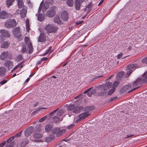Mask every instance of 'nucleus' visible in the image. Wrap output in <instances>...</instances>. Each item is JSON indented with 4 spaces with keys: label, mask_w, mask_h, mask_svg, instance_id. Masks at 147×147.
<instances>
[{
    "label": "nucleus",
    "mask_w": 147,
    "mask_h": 147,
    "mask_svg": "<svg viewBox=\"0 0 147 147\" xmlns=\"http://www.w3.org/2000/svg\"><path fill=\"white\" fill-rule=\"evenodd\" d=\"M5 39L2 35H0V43L1 42L4 40Z\"/></svg>",
    "instance_id": "obj_60"
},
{
    "label": "nucleus",
    "mask_w": 147,
    "mask_h": 147,
    "mask_svg": "<svg viewBox=\"0 0 147 147\" xmlns=\"http://www.w3.org/2000/svg\"><path fill=\"white\" fill-rule=\"evenodd\" d=\"M4 65L8 69H10L13 67V62L10 61H7L4 63Z\"/></svg>",
    "instance_id": "obj_13"
},
{
    "label": "nucleus",
    "mask_w": 147,
    "mask_h": 147,
    "mask_svg": "<svg viewBox=\"0 0 147 147\" xmlns=\"http://www.w3.org/2000/svg\"><path fill=\"white\" fill-rule=\"evenodd\" d=\"M38 20L40 21H42L44 19V16L41 14H39L38 16Z\"/></svg>",
    "instance_id": "obj_35"
},
{
    "label": "nucleus",
    "mask_w": 147,
    "mask_h": 147,
    "mask_svg": "<svg viewBox=\"0 0 147 147\" xmlns=\"http://www.w3.org/2000/svg\"><path fill=\"white\" fill-rule=\"evenodd\" d=\"M47 117V116H45L40 119L39 121L40 122H42L45 120Z\"/></svg>",
    "instance_id": "obj_46"
},
{
    "label": "nucleus",
    "mask_w": 147,
    "mask_h": 147,
    "mask_svg": "<svg viewBox=\"0 0 147 147\" xmlns=\"http://www.w3.org/2000/svg\"><path fill=\"white\" fill-rule=\"evenodd\" d=\"M143 83H147V72H145L142 76V78H140Z\"/></svg>",
    "instance_id": "obj_15"
},
{
    "label": "nucleus",
    "mask_w": 147,
    "mask_h": 147,
    "mask_svg": "<svg viewBox=\"0 0 147 147\" xmlns=\"http://www.w3.org/2000/svg\"><path fill=\"white\" fill-rule=\"evenodd\" d=\"M61 17L64 21H67L68 19V15L67 12L66 11H63L61 14Z\"/></svg>",
    "instance_id": "obj_11"
},
{
    "label": "nucleus",
    "mask_w": 147,
    "mask_h": 147,
    "mask_svg": "<svg viewBox=\"0 0 147 147\" xmlns=\"http://www.w3.org/2000/svg\"><path fill=\"white\" fill-rule=\"evenodd\" d=\"M34 131V127L30 126L26 129L24 131V134L26 137L30 136Z\"/></svg>",
    "instance_id": "obj_7"
},
{
    "label": "nucleus",
    "mask_w": 147,
    "mask_h": 147,
    "mask_svg": "<svg viewBox=\"0 0 147 147\" xmlns=\"http://www.w3.org/2000/svg\"><path fill=\"white\" fill-rule=\"evenodd\" d=\"M24 40L25 43L26 44H28L29 43V42H30L29 38L27 36L25 37L24 38Z\"/></svg>",
    "instance_id": "obj_45"
},
{
    "label": "nucleus",
    "mask_w": 147,
    "mask_h": 147,
    "mask_svg": "<svg viewBox=\"0 0 147 147\" xmlns=\"http://www.w3.org/2000/svg\"><path fill=\"white\" fill-rule=\"evenodd\" d=\"M8 54V51L3 52L1 54V58L2 60L5 59L7 57Z\"/></svg>",
    "instance_id": "obj_25"
},
{
    "label": "nucleus",
    "mask_w": 147,
    "mask_h": 147,
    "mask_svg": "<svg viewBox=\"0 0 147 147\" xmlns=\"http://www.w3.org/2000/svg\"><path fill=\"white\" fill-rule=\"evenodd\" d=\"M22 133V131H21L19 133H18V134H16L14 136H13V137H14V138H18L20 136H21V134Z\"/></svg>",
    "instance_id": "obj_50"
},
{
    "label": "nucleus",
    "mask_w": 147,
    "mask_h": 147,
    "mask_svg": "<svg viewBox=\"0 0 147 147\" xmlns=\"http://www.w3.org/2000/svg\"><path fill=\"white\" fill-rule=\"evenodd\" d=\"M93 88V87H91L90 88L87 89V90H86L85 91H84V94H86L87 93H88V92H89L91 90V89Z\"/></svg>",
    "instance_id": "obj_57"
},
{
    "label": "nucleus",
    "mask_w": 147,
    "mask_h": 147,
    "mask_svg": "<svg viewBox=\"0 0 147 147\" xmlns=\"http://www.w3.org/2000/svg\"><path fill=\"white\" fill-rule=\"evenodd\" d=\"M122 55L123 53H120L117 55V58L118 59H120L121 57L122 56Z\"/></svg>",
    "instance_id": "obj_58"
},
{
    "label": "nucleus",
    "mask_w": 147,
    "mask_h": 147,
    "mask_svg": "<svg viewBox=\"0 0 147 147\" xmlns=\"http://www.w3.org/2000/svg\"><path fill=\"white\" fill-rule=\"evenodd\" d=\"M90 115L88 112L82 113L79 115V117L80 120L84 119L86 117H88Z\"/></svg>",
    "instance_id": "obj_17"
},
{
    "label": "nucleus",
    "mask_w": 147,
    "mask_h": 147,
    "mask_svg": "<svg viewBox=\"0 0 147 147\" xmlns=\"http://www.w3.org/2000/svg\"><path fill=\"white\" fill-rule=\"evenodd\" d=\"M27 9L25 8H23L21 10L20 13V15L22 18H24L25 17L27 13Z\"/></svg>",
    "instance_id": "obj_16"
},
{
    "label": "nucleus",
    "mask_w": 147,
    "mask_h": 147,
    "mask_svg": "<svg viewBox=\"0 0 147 147\" xmlns=\"http://www.w3.org/2000/svg\"><path fill=\"white\" fill-rule=\"evenodd\" d=\"M4 25L6 28H10L15 26L16 25V22L14 19L10 20L7 21L5 22Z\"/></svg>",
    "instance_id": "obj_4"
},
{
    "label": "nucleus",
    "mask_w": 147,
    "mask_h": 147,
    "mask_svg": "<svg viewBox=\"0 0 147 147\" xmlns=\"http://www.w3.org/2000/svg\"><path fill=\"white\" fill-rule=\"evenodd\" d=\"M131 88L133 89L131 87V85L128 84L127 85H126L124 86L121 90V92L122 93H124L127 92V93H129L128 92L130 90Z\"/></svg>",
    "instance_id": "obj_8"
},
{
    "label": "nucleus",
    "mask_w": 147,
    "mask_h": 147,
    "mask_svg": "<svg viewBox=\"0 0 147 147\" xmlns=\"http://www.w3.org/2000/svg\"><path fill=\"white\" fill-rule=\"evenodd\" d=\"M131 87L133 89L129 90L128 92H130L135 90L139 88L143 84L142 81L140 78H137L135 80L131 83Z\"/></svg>",
    "instance_id": "obj_1"
},
{
    "label": "nucleus",
    "mask_w": 147,
    "mask_h": 147,
    "mask_svg": "<svg viewBox=\"0 0 147 147\" xmlns=\"http://www.w3.org/2000/svg\"><path fill=\"white\" fill-rule=\"evenodd\" d=\"M119 84V81H116L115 82L113 83L112 86L113 88H115Z\"/></svg>",
    "instance_id": "obj_41"
},
{
    "label": "nucleus",
    "mask_w": 147,
    "mask_h": 147,
    "mask_svg": "<svg viewBox=\"0 0 147 147\" xmlns=\"http://www.w3.org/2000/svg\"><path fill=\"white\" fill-rule=\"evenodd\" d=\"M46 2L47 3L52 4L54 3V0H46Z\"/></svg>",
    "instance_id": "obj_48"
},
{
    "label": "nucleus",
    "mask_w": 147,
    "mask_h": 147,
    "mask_svg": "<svg viewBox=\"0 0 147 147\" xmlns=\"http://www.w3.org/2000/svg\"><path fill=\"white\" fill-rule=\"evenodd\" d=\"M44 29L48 33L56 32L58 29V28L54 25L49 24L46 25L44 28Z\"/></svg>",
    "instance_id": "obj_2"
},
{
    "label": "nucleus",
    "mask_w": 147,
    "mask_h": 147,
    "mask_svg": "<svg viewBox=\"0 0 147 147\" xmlns=\"http://www.w3.org/2000/svg\"><path fill=\"white\" fill-rule=\"evenodd\" d=\"M93 94V92L92 91L88 92L87 94L88 96L90 97Z\"/></svg>",
    "instance_id": "obj_59"
},
{
    "label": "nucleus",
    "mask_w": 147,
    "mask_h": 147,
    "mask_svg": "<svg viewBox=\"0 0 147 147\" xmlns=\"http://www.w3.org/2000/svg\"><path fill=\"white\" fill-rule=\"evenodd\" d=\"M56 8L55 6H53L51 9L47 12L46 14L47 16L50 18L54 16L55 13V10Z\"/></svg>",
    "instance_id": "obj_5"
},
{
    "label": "nucleus",
    "mask_w": 147,
    "mask_h": 147,
    "mask_svg": "<svg viewBox=\"0 0 147 147\" xmlns=\"http://www.w3.org/2000/svg\"><path fill=\"white\" fill-rule=\"evenodd\" d=\"M93 4L92 2H91L88 5H87V7L85 8V9H89L91 7H92L93 6Z\"/></svg>",
    "instance_id": "obj_47"
},
{
    "label": "nucleus",
    "mask_w": 147,
    "mask_h": 147,
    "mask_svg": "<svg viewBox=\"0 0 147 147\" xmlns=\"http://www.w3.org/2000/svg\"><path fill=\"white\" fill-rule=\"evenodd\" d=\"M139 67V65L137 64H130L127 66V69L128 70H134L137 68Z\"/></svg>",
    "instance_id": "obj_10"
},
{
    "label": "nucleus",
    "mask_w": 147,
    "mask_h": 147,
    "mask_svg": "<svg viewBox=\"0 0 147 147\" xmlns=\"http://www.w3.org/2000/svg\"><path fill=\"white\" fill-rule=\"evenodd\" d=\"M10 45V43L9 42L4 41L1 44V47L2 48H7Z\"/></svg>",
    "instance_id": "obj_21"
},
{
    "label": "nucleus",
    "mask_w": 147,
    "mask_h": 147,
    "mask_svg": "<svg viewBox=\"0 0 147 147\" xmlns=\"http://www.w3.org/2000/svg\"><path fill=\"white\" fill-rule=\"evenodd\" d=\"M128 70L129 71H127L125 75V76L127 78L131 74L133 71L131 69Z\"/></svg>",
    "instance_id": "obj_44"
},
{
    "label": "nucleus",
    "mask_w": 147,
    "mask_h": 147,
    "mask_svg": "<svg viewBox=\"0 0 147 147\" xmlns=\"http://www.w3.org/2000/svg\"><path fill=\"white\" fill-rule=\"evenodd\" d=\"M0 14V17L1 19H5L7 16V14L6 12L4 11H1Z\"/></svg>",
    "instance_id": "obj_26"
},
{
    "label": "nucleus",
    "mask_w": 147,
    "mask_h": 147,
    "mask_svg": "<svg viewBox=\"0 0 147 147\" xmlns=\"http://www.w3.org/2000/svg\"><path fill=\"white\" fill-rule=\"evenodd\" d=\"M82 2V1L80 0H76L75 2V7L76 9L77 10H79L81 7V4Z\"/></svg>",
    "instance_id": "obj_14"
},
{
    "label": "nucleus",
    "mask_w": 147,
    "mask_h": 147,
    "mask_svg": "<svg viewBox=\"0 0 147 147\" xmlns=\"http://www.w3.org/2000/svg\"><path fill=\"white\" fill-rule=\"evenodd\" d=\"M6 141H4L3 142L0 144V147H3L6 144Z\"/></svg>",
    "instance_id": "obj_62"
},
{
    "label": "nucleus",
    "mask_w": 147,
    "mask_h": 147,
    "mask_svg": "<svg viewBox=\"0 0 147 147\" xmlns=\"http://www.w3.org/2000/svg\"><path fill=\"white\" fill-rule=\"evenodd\" d=\"M65 112V110L64 109L60 110L58 111L57 113V115L58 117H60Z\"/></svg>",
    "instance_id": "obj_27"
},
{
    "label": "nucleus",
    "mask_w": 147,
    "mask_h": 147,
    "mask_svg": "<svg viewBox=\"0 0 147 147\" xmlns=\"http://www.w3.org/2000/svg\"><path fill=\"white\" fill-rule=\"evenodd\" d=\"M83 107L82 106H77L74 108V113H78L83 109Z\"/></svg>",
    "instance_id": "obj_19"
},
{
    "label": "nucleus",
    "mask_w": 147,
    "mask_h": 147,
    "mask_svg": "<svg viewBox=\"0 0 147 147\" xmlns=\"http://www.w3.org/2000/svg\"><path fill=\"white\" fill-rule=\"evenodd\" d=\"M51 47L50 46L49 49L46 51L43 54L42 56H45L48 53H51L53 51L51 50Z\"/></svg>",
    "instance_id": "obj_31"
},
{
    "label": "nucleus",
    "mask_w": 147,
    "mask_h": 147,
    "mask_svg": "<svg viewBox=\"0 0 147 147\" xmlns=\"http://www.w3.org/2000/svg\"><path fill=\"white\" fill-rule=\"evenodd\" d=\"M46 3H45V4H44L42 5L41 4L39 7L38 11L39 12L40 10V11L41 9H42V11H44L45 9H46L47 7H45V5H46Z\"/></svg>",
    "instance_id": "obj_38"
},
{
    "label": "nucleus",
    "mask_w": 147,
    "mask_h": 147,
    "mask_svg": "<svg viewBox=\"0 0 147 147\" xmlns=\"http://www.w3.org/2000/svg\"><path fill=\"white\" fill-rule=\"evenodd\" d=\"M22 53H25L26 51V46H24L22 47L21 51Z\"/></svg>",
    "instance_id": "obj_43"
},
{
    "label": "nucleus",
    "mask_w": 147,
    "mask_h": 147,
    "mask_svg": "<svg viewBox=\"0 0 147 147\" xmlns=\"http://www.w3.org/2000/svg\"><path fill=\"white\" fill-rule=\"evenodd\" d=\"M83 22V21L82 20L80 21H77L76 22L75 24L77 25H79L80 24H82Z\"/></svg>",
    "instance_id": "obj_49"
},
{
    "label": "nucleus",
    "mask_w": 147,
    "mask_h": 147,
    "mask_svg": "<svg viewBox=\"0 0 147 147\" xmlns=\"http://www.w3.org/2000/svg\"><path fill=\"white\" fill-rule=\"evenodd\" d=\"M66 132V130L65 129H60L59 128L56 127L53 129L52 133L53 134H56V137H59L63 135Z\"/></svg>",
    "instance_id": "obj_3"
},
{
    "label": "nucleus",
    "mask_w": 147,
    "mask_h": 147,
    "mask_svg": "<svg viewBox=\"0 0 147 147\" xmlns=\"http://www.w3.org/2000/svg\"><path fill=\"white\" fill-rule=\"evenodd\" d=\"M124 72L123 71L119 72L117 74V79L119 80H121L124 77Z\"/></svg>",
    "instance_id": "obj_20"
},
{
    "label": "nucleus",
    "mask_w": 147,
    "mask_h": 147,
    "mask_svg": "<svg viewBox=\"0 0 147 147\" xmlns=\"http://www.w3.org/2000/svg\"><path fill=\"white\" fill-rule=\"evenodd\" d=\"M51 140V139L49 137L46 138L45 139V141L47 142H49Z\"/></svg>",
    "instance_id": "obj_63"
},
{
    "label": "nucleus",
    "mask_w": 147,
    "mask_h": 147,
    "mask_svg": "<svg viewBox=\"0 0 147 147\" xmlns=\"http://www.w3.org/2000/svg\"><path fill=\"white\" fill-rule=\"evenodd\" d=\"M74 127V125L73 124H71L70 125L66 127V128L67 129H72Z\"/></svg>",
    "instance_id": "obj_55"
},
{
    "label": "nucleus",
    "mask_w": 147,
    "mask_h": 147,
    "mask_svg": "<svg viewBox=\"0 0 147 147\" xmlns=\"http://www.w3.org/2000/svg\"><path fill=\"white\" fill-rule=\"evenodd\" d=\"M63 119V118H60L58 116H54L53 118V120L54 122H57L58 121H61Z\"/></svg>",
    "instance_id": "obj_28"
},
{
    "label": "nucleus",
    "mask_w": 147,
    "mask_h": 147,
    "mask_svg": "<svg viewBox=\"0 0 147 147\" xmlns=\"http://www.w3.org/2000/svg\"><path fill=\"white\" fill-rule=\"evenodd\" d=\"M67 4L69 7H72L73 4V0H67Z\"/></svg>",
    "instance_id": "obj_40"
},
{
    "label": "nucleus",
    "mask_w": 147,
    "mask_h": 147,
    "mask_svg": "<svg viewBox=\"0 0 147 147\" xmlns=\"http://www.w3.org/2000/svg\"><path fill=\"white\" fill-rule=\"evenodd\" d=\"M14 1V0H7L6 3L7 7H10Z\"/></svg>",
    "instance_id": "obj_30"
},
{
    "label": "nucleus",
    "mask_w": 147,
    "mask_h": 147,
    "mask_svg": "<svg viewBox=\"0 0 147 147\" xmlns=\"http://www.w3.org/2000/svg\"><path fill=\"white\" fill-rule=\"evenodd\" d=\"M5 72V69L3 67H0V75L2 76L3 75Z\"/></svg>",
    "instance_id": "obj_36"
},
{
    "label": "nucleus",
    "mask_w": 147,
    "mask_h": 147,
    "mask_svg": "<svg viewBox=\"0 0 147 147\" xmlns=\"http://www.w3.org/2000/svg\"><path fill=\"white\" fill-rule=\"evenodd\" d=\"M20 65V64H18V65H16L12 69V70L11 71H12L15 70V69H16L17 68H18Z\"/></svg>",
    "instance_id": "obj_61"
},
{
    "label": "nucleus",
    "mask_w": 147,
    "mask_h": 147,
    "mask_svg": "<svg viewBox=\"0 0 147 147\" xmlns=\"http://www.w3.org/2000/svg\"><path fill=\"white\" fill-rule=\"evenodd\" d=\"M12 33L14 36L17 38L19 39L21 36L19 27H16L14 28Z\"/></svg>",
    "instance_id": "obj_6"
},
{
    "label": "nucleus",
    "mask_w": 147,
    "mask_h": 147,
    "mask_svg": "<svg viewBox=\"0 0 147 147\" xmlns=\"http://www.w3.org/2000/svg\"><path fill=\"white\" fill-rule=\"evenodd\" d=\"M117 98V97H112L109 100V102H111L112 101H113V100H116Z\"/></svg>",
    "instance_id": "obj_56"
},
{
    "label": "nucleus",
    "mask_w": 147,
    "mask_h": 147,
    "mask_svg": "<svg viewBox=\"0 0 147 147\" xmlns=\"http://www.w3.org/2000/svg\"><path fill=\"white\" fill-rule=\"evenodd\" d=\"M64 107L67 108V111H72L74 109V105L73 104H71L69 105L67 104L64 105Z\"/></svg>",
    "instance_id": "obj_23"
},
{
    "label": "nucleus",
    "mask_w": 147,
    "mask_h": 147,
    "mask_svg": "<svg viewBox=\"0 0 147 147\" xmlns=\"http://www.w3.org/2000/svg\"><path fill=\"white\" fill-rule=\"evenodd\" d=\"M45 36L44 34L43 33H41L39 37L38 41L39 42H42L45 39Z\"/></svg>",
    "instance_id": "obj_22"
},
{
    "label": "nucleus",
    "mask_w": 147,
    "mask_h": 147,
    "mask_svg": "<svg viewBox=\"0 0 147 147\" xmlns=\"http://www.w3.org/2000/svg\"><path fill=\"white\" fill-rule=\"evenodd\" d=\"M42 130L40 124H38L36 127V132H39Z\"/></svg>",
    "instance_id": "obj_39"
},
{
    "label": "nucleus",
    "mask_w": 147,
    "mask_h": 147,
    "mask_svg": "<svg viewBox=\"0 0 147 147\" xmlns=\"http://www.w3.org/2000/svg\"><path fill=\"white\" fill-rule=\"evenodd\" d=\"M58 110V109H57L53 111L52 112L50 113L49 115H53L54 113H55L56 111H57Z\"/></svg>",
    "instance_id": "obj_51"
},
{
    "label": "nucleus",
    "mask_w": 147,
    "mask_h": 147,
    "mask_svg": "<svg viewBox=\"0 0 147 147\" xmlns=\"http://www.w3.org/2000/svg\"><path fill=\"white\" fill-rule=\"evenodd\" d=\"M7 82V80H6L4 79L0 82V84L1 85H3L5 84Z\"/></svg>",
    "instance_id": "obj_54"
},
{
    "label": "nucleus",
    "mask_w": 147,
    "mask_h": 147,
    "mask_svg": "<svg viewBox=\"0 0 147 147\" xmlns=\"http://www.w3.org/2000/svg\"><path fill=\"white\" fill-rule=\"evenodd\" d=\"M54 22L58 24H61V21L60 20L59 17L58 16H56L54 20Z\"/></svg>",
    "instance_id": "obj_24"
},
{
    "label": "nucleus",
    "mask_w": 147,
    "mask_h": 147,
    "mask_svg": "<svg viewBox=\"0 0 147 147\" xmlns=\"http://www.w3.org/2000/svg\"><path fill=\"white\" fill-rule=\"evenodd\" d=\"M0 32L1 35L3 37H9L10 36V34L5 30L4 29L0 30Z\"/></svg>",
    "instance_id": "obj_12"
},
{
    "label": "nucleus",
    "mask_w": 147,
    "mask_h": 147,
    "mask_svg": "<svg viewBox=\"0 0 147 147\" xmlns=\"http://www.w3.org/2000/svg\"><path fill=\"white\" fill-rule=\"evenodd\" d=\"M18 1V7L19 8H21L24 5L22 0H17Z\"/></svg>",
    "instance_id": "obj_29"
},
{
    "label": "nucleus",
    "mask_w": 147,
    "mask_h": 147,
    "mask_svg": "<svg viewBox=\"0 0 147 147\" xmlns=\"http://www.w3.org/2000/svg\"><path fill=\"white\" fill-rule=\"evenodd\" d=\"M52 126L49 124L47 125L45 127V130L47 132H49L51 129Z\"/></svg>",
    "instance_id": "obj_34"
},
{
    "label": "nucleus",
    "mask_w": 147,
    "mask_h": 147,
    "mask_svg": "<svg viewBox=\"0 0 147 147\" xmlns=\"http://www.w3.org/2000/svg\"><path fill=\"white\" fill-rule=\"evenodd\" d=\"M94 108V106H89L86 107L85 108V110L88 112V111L92 110Z\"/></svg>",
    "instance_id": "obj_32"
},
{
    "label": "nucleus",
    "mask_w": 147,
    "mask_h": 147,
    "mask_svg": "<svg viewBox=\"0 0 147 147\" xmlns=\"http://www.w3.org/2000/svg\"><path fill=\"white\" fill-rule=\"evenodd\" d=\"M27 46L28 52L29 54H30L32 53L33 51V48L32 43L30 42H29Z\"/></svg>",
    "instance_id": "obj_18"
},
{
    "label": "nucleus",
    "mask_w": 147,
    "mask_h": 147,
    "mask_svg": "<svg viewBox=\"0 0 147 147\" xmlns=\"http://www.w3.org/2000/svg\"><path fill=\"white\" fill-rule=\"evenodd\" d=\"M33 136L35 138H40L42 137V135L40 134L36 133L34 134Z\"/></svg>",
    "instance_id": "obj_33"
},
{
    "label": "nucleus",
    "mask_w": 147,
    "mask_h": 147,
    "mask_svg": "<svg viewBox=\"0 0 147 147\" xmlns=\"http://www.w3.org/2000/svg\"><path fill=\"white\" fill-rule=\"evenodd\" d=\"M115 88H113L110 90L107 93L108 95H111L115 91Z\"/></svg>",
    "instance_id": "obj_42"
},
{
    "label": "nucleus",
    "mask_w": 147,
    "mask_h": 147,
    "mask_svg": "<svg viewBox=\"0 0 147 147\" xmlns=\"http://www.w3.org/2000/svg\"><path fill=\"white\" fill-rule=\"evenodd\" d=\"M13 146V144L11 143L8 145H7L5 147H12Z\"/></svg>",
    "instance_id": "obj_64"
},
{
    "label": "nucleus",
    "mask_w": 147,
    "mask_h": 147,
    "mask_svg": "<svg viewBox=\"0 0 147 147\" xmlns=\"http://www.w3.org/2000/svg\"><path fill=\"white\" fill-rule=\"evenodd\" d=\"M14 138V137L12 136L10 138H9L8 140H7L6 142L7 143H9Z\"/></svg>",
    "instance_id": "obj_53"
},
{
    "label": "nucleus",
    "mask_w": 147,
    "mask_h": 147,
    "mask_svg": "<svg viewBox=\"0 0 147 147\" xmlns=\"http://www.w3.org/2000/svg\"><path fill=\"white\" fill-rule=\"evenodd\" d=\"M112 83L111 82H106L105 84L102 85L103 90L104 91H107L111 87Z\"/></svg>",
    "instance_id": "obj_9"
},
{
    "label": "nucleus",
    "mask_w": 147,
    "mask_h": 147,
    "mask_svg": "<svg viewBox=\"0 0 147 147\" xmlns=\"http://www.w3.org/2000/svg\"><path fill=\"white\" fill-rule=\"evenodd\" d=\"M142 62L143 63H145L147 65V57L143 59Z\"/></svg>",
    "instance_id": "obj_52"
},
{
    "label": "nucleus",
    "mask_w": 147,
    "mask_h": 147,
    "mask_svg": "<svg viewBox=\"0 0 147 147\" xmlns=\"http://www.w3.org/2000/svg\"><path fill=\"white\" fill-rule=\"evenodd\" d=\"M26 30L27 31H29L30 29V24L28 19H27L26 20Z\"/></svg>",
    "instance_id": "obj_37"
}]
</instances>
